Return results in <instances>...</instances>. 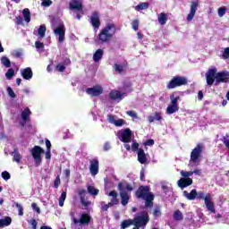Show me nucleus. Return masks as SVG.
<instances>
[{
	"label": "nucleus",
	"mask_w": 229,
	"mask_h": 229,
	"mask_svg": "<svg viewBox=\"0 0 229 229\" xmlns=\"http://www.w3.org/2000/svg\"><path fill=\"white\" fill-rule=\"evenodd\" d=\"M192 174H194V172L192 171H181V176H182V178H181L178 182H177V185L178 187H180L181 189H185V187H189V185H192V179H191V176H192Z\"/></svg>",
	"instance_id": "obj_6"
},
{
	"label": "nucleus",
	"mask_w": 229,
	"mask_h": 229,
	"mask_svg": "<svg viewBox=\"0 0 229 229\" xmlns=\"http://www.w3.org/2000/svg\"><path fill=\"white\" fill-rule=\"evenodd\" d=\"M154 217H160L162 216V211L160 209V207H156L153 211Z\"/></svg>",
	"instance_id": "obj_47"
},
{
	"label": "nucleus",
	"mask_w": 229,
	"mask_h": 229,
	"mask_svg": "<svg viewBox=\"0 0 229 229\" xmlns=\"http://www.w3.org/2000/svg\"><path fill=\"white\" fill-rule=\"evenodd\" d=\"M12 225V217L5 216L3 219H0V228H4V226H10Z\"/></svg>",
	"instance_id": "obj_30"
},
{
	"label": "nucleus",
	"mask_w": 229,
	"mask_h": 229,
	"mask_svg": "<svg viewBox=\"0 0 229 229\" xmlns=\"http://www.w3.org/2000/svg\"><path fill=\"white\" fill-rule=\"evenodd\" d=\"M54 187L55 189H58V187H60V175H57V177L55 178L54 182Z\"/></svg>",
	"instance_id": "obj_58"
},
{
	"label": "nucleus",
	"mask_w": 229,
	"mask_h": 229,
	"mask_svg": "<svg viewBox=\"0 0 229 229\" xmlns=\"http://www.w3.org/2000/svg\"><path fill=\"white\" fill-rule=\"evenodd\" d=\"M174 219L175 221H182L183 220V214L180 210H175L174 213Z\"/></svg>",
	"instance_id": "obj_40"
},
{
	"label": "nucleus",
	"mask_w": 229,
	"mask_h": 229,
	"mask_svg": "<svg viewBox=\"0 0 229 229\" xmlns=\"http://www.w3.org/2000/svg\"><path fill=\"white\" fill-rule=\"evenodd\" d=\"M88 192L91 196H98L99 194V190L96 189L94 186H88Z\"/></svg>",
	"instance_id": "obj_41"
},
{
	"label": "nucleus",
	"mask_w": 229,
	"mask_h": 229,
	"mask_svg": "<svg viewBox=\"0 0 229 229\" xmlns=\"http://www.w3.org/2000/svg\"><path fill=\"white\" fill-rule=\"evenodd\" d=\"M109 98L112 99V101H121V99H123V93L119 90H111Z\"/></svg>",
	"instance_id": "obj_24"
},
{
	"label": "nucleus",
	"mask_w": 229,
	"mask_h": 229,
	"mask_svg": "<svg viewBox=\"0 0 229 229\" xmlns=\"http://www.w3.org/2000/svg\"><path fill=\"white\" fill-rule=\"evenodd\" d=\"M47 30L46 25H40L38 29L34 30L33 35H36L38 38H44Z\"/></svg>",
	"instance_id": "obj_23"
},
{
	"label": "nucleus",
	"mask_w": 229,
	"mask_h": 229,
	"mask_svg": "<svg viewBox=\"0 0 229 229\" xmlns=\"http://www.w3.org/2000/svg\"><path fill=\"white\" fill-rule=\"evenodd\" d=\"M184 198H186V199H189L190 201H194V199H196L197 196V191L196 189H193L191 191V192L189 193L187 191H184L182 192Z\"/></svg>",
	"instance_id": "obj_26"
},
{
	"label": "nucleus",
	"mask_w": 229,
	"mask_h": 229,
	"mask_svg": "<svg viewBox=\"0 0 229 229\" xmlns=\"http://www.w3.org/2000/svg\"><path fill=\"white\" fill-rule=\"evenodd\" d=\"M86 93L89 96H92V97L101 96V94H103V88L100 85H97L93 88H88L86 89Z\"/></svg>",
	"instance_id": "obj_15"
},
{
	"label": "nucleus",
	"mask_w": 229,
	"mask_h": 229,
	"mask_svg": "<svg viewBox=\"0 0 229 229\" xmlns=\"http://www.w3.org/2000/svg\"><path fill=\"white\" fill-rule=\"evenodd\" d=\"M103 55H105V52L103 49H98L94 54H93V60L98 63L101 58H103Z\"/></svg>",
	"instance_id": "obj_31"
},
{
	"label": "nucleus",
	"mask_w": 229,
	"mask_h": 229,
	"mask_svg": "<svg viewBox=\"0 0 229 229\" xmlns=\"http://www.w3.org/2000/svg\"><path fill=\"white\" fill-rule=\"evenodd\" d=\"M148 123H155V121H162V114L155 113L154 115H150L148 117Z\"/></svg>",
	"instance_id": "obj_33"
},
{
	"label": "nucleus",
	"mask_w": 229,
	"mask_h": 229,
	"mask_svg": "<svg viewBox=\"0 0 229 229\" xmlns=\"http://www.w3.org/2000/svg\"><path fill=\"white\" fill-rule=\"evenodd\" d=\"M54 34L55 35L58 42H60V44H62V42H64V40H65V25L61 24L58 27H56L55 29H54Z\"/></svg>",
	"instance_id": "obj_12"
},
{
	"label": "nucleus",
	"mask_w": 229,
	"mask_h": 229,
	"mask_svg": "<svg viewBox=\"0 0 229 229\" xmlns=\"http://www.w3.org/2000/svg\"><path fill=\"white\" fill-rule=\"evenodd\" d=\"M132 26V30H134V31H137V30H139V20H134L131 23Z\"/></svg>",
	"instance_id": "obj_54"
},
{
	"label": "nucleus",
	"mask_w": 229,
	"mask_h": 229,
	"mask_svg": "<svg viewBox=\"0 0 229 229\" xmlns=\"http://www.w3.org/2000/svg\"><path fill=\"white\" fill-rule=\"evenodd\" d=\"M89 171L91 176H96L99 173V161L98 159H93L90 161Z\"/></svg>",
	"instance_id": "obj_20"
},
{
	"label": "nucleus",
	"mask_w": 229,
	"mask_h": 229,
	"mask_svg": "<svg viewBox=\"0 0 229 229\" xmlns=\"http://www.w3.org/2000/svg\"><path fill=\"white\" fill-rule=\"evenodd\" d=\"M196 198L197 199H204V203L208 212L216 214V208L214 206V202L212 201V195L210 193L205 194L203 191H197Z\"/></svg>",
	"instance_id": "obj_5"
},
{
	"label": "nucleus",
	"mask_w": 229,
	"mask_h": 229,
	"mask_svg": "<svg viewBox=\"0 0 229 229\" xmlns=\"http://www.w3.org/2000/svg\"><path fill=\"white\" fill-rule=\"evenodd\" d=\"M69 10L72 12H80L81 15H85L83 2L81 0H71L69 3Z\"/></svg>",
	"instance_id": "obj_10"
},
{
	"label": "nucleus",
	"mask_w": 229,
	"mask_h": 229,
	"mask_svg": "<svg viewBox=\"0 0 229 229\" xmlns=\"http://www.w3.org/2000/svg\"><path fill=\"white\" fill-rule=\"evenodd\" d=\"M124 69H126V66L123 64H114V70L118 74H123V72H124Z\"/></svg>",
	"instance_id": "obj_34"
},
{
	"label": "nucleus",
	"mask_w": 229,
	"mask_h": 229,
	"mask_svg": "<svg viewBox=\"0 0 229 229\" xmlns=\"http://www.w3.org/2000/svg\"><path fill=\"white\" fill-rule=\"evenodd\" d=\"M13 157V162H16V164H21V160H22V156L21 152H19V148H14V150L11 153Z\"/></svg>",
	"instance_id": "obj_25"
},
{
	"label": "nucleus",
	"mask_w": 229,
	"mask_h": 229,
	"mask_svg": "<svg viewBox=\"0 0 229 229\" xmlns=\"http://www.w3.org/2000/svg\"><path fill=\"white\" fill-rule=\"evenodd\" d=\"M148 8H149V4L148 3H140V4H138L135 7V10L139 11V10H148Z\"/></svg>",
	"instance_id": "obj_44"
},
{
	"label": "nucleus",
	"mask_w": 229,
	"mask_h": 229,
	"mask_svg": "<svg viewBox=\"0 0 229 229\" xmlns=\"http://www.w3.org/2000/svg\"><path fill=\"white\" fill-rule=\"evenodd\" d=\"M222 58L224 60H228L229 58V47H225L223 54H222Z\"/></svg>",
	"instance_id": "obj_50"
},
{
	"label": "nucleus",
	"mask_w": 229,
	"mask_h": 229,
	"mask_svg": "<svg viewBox=\"0 0 229 229\" xmlns=\"http://www.w3.org/2000/svg\"><path fill=\"white\" fill-rule=\"evenodd\" d=\"M187 85V78L182 76H174L167 84V89H173L176 87H182Z\"/></svg>",
	"instance_id": "obj_7"
},
{
	"label": "nucleus",
	"mask_w": 229,
	"mask_h": 229,
	"mask_svg": "<svg viewBox=\"0 0 229 229\" xmlns=\"http://www.w3.org/2000/svg\"><path fill=\"white\" fill-rule=\"evenodd\" d=\"M100 205H101V208H102V210H103V212H106V210H108V205L107 204H106L105 203V201H102L101 203H100Z\"/></svg>",
	"instance_id": "obj_60"
},
{
	"label": "nucleus",
	"mask_w": 229,
	"mask_h": 229,
	"mask_svg": "<svg viewBox=\"0 0 229 229\" xmlns=\"http://www.w3.org/2000/svg\"><path fill=\"white\" fill-rule=\"evenodd\" d=\"M118 189L120 191V197L122 199V205L126 207V204L130 201V194H131V191L133 188L128 183H119Z\"/></svg>",
	"instance_id": "obj_3"
},
{
	"label": "nucleus",
	"mask_w": 229,
	"mask_h": 229,
	"mask_svg": "<svg viewBox=\"0 0 229 229\" xmlns=\"http://www.w3.org/2000/svg\"><path fill=\"white\" fill-rule=\"evenodd\" d=\"M226 10H228L226 7H220L218 9V16L223 17L226 13Z\"/></svg>",
	"instance_id": "obj_53"
},
{
	"label": "nucleus",
	"mask_w": 229,
	"mask_h": 229,
	"mask_svg": "<svg viewBox=\"0 0 229 229\" xmlns=\"http://www.w3.org/2000/svg\"><path fill=\"white\" fill-rule=\"evenodd\" d=\"M139 143L133 142L131 145V151H139Z\"/></svg>",
	"instance_id": "obj_61"
},
{
	"label": "nucleus",
	"mask_w": 229,
	"mask_h": 229,
	"mask_svg": "<svg viewBox=\"0 0 229 229\" xmlns=\"http://www.w3.org/2000/svg\"><path fill=\"white\" fill-rule=\"evenodd\" d=\"M53 4V1L51 0H43L41 3V6H45V8H47L48 6H51Z\"/></svg>",
	"instance_id": "obj_51"
},
{
	"label": "nucleus",
	"mask_w": 229,
	"mask_h": 229,
	"mask_svg": "<svg viewBox=\"0 0 229 229\" xmlns=\"http://www.w3.org/2000/svg\"><path fill=\"white\" fill-rule=\"evenodd\" d=\"M229 81V72H220L216 75V83H227Z\"/></svg>",
	"instance_id": "obj_17"
},
{
	"label": "nucleus",
	"mask_w": 229,
	"mask_h": 229,
	"mask_svg": "<svg viewBox=\"0 0 229 229\" xmlns=\"http://www.w3.org/2000/svg\"><path fill=\"white\" fill-rule=\"evenodd\" d=\"M146 146H154L155 145V140H148L145 143Z\"/></svg>",
	"instance_id": "obj_63"
},
{
	"label": "nucleus",
	"mask_w": 229,
	"mask_h": 229,
	"mask_svg": "<svg viewBox=\"0 0 229 229\" xmlns=\"http://www.w3.org/2000/svg\"><path fill=\"white\" fill-rule=\"evenodd\" d=\"M2 178H4L5 181L10 180L11 178L10 173H8L7 171L3 172Z\"/></svg>",
	"instance_id": "obj_55"
},
{
	"label": "nucleus",
	"mask_w": 229,
	"mask_h": 229,
	"mask_svg": "<svg viewBox=\"0 0 229 229\" xmlns=\"http://www.w3.org/2000/svg\"><path fill=\"white\" fill-rule=\"evenodd\" d=\"M127 115H130V117H134L135 119H137V113H135V111H128Z\"/></svg>",
	"instance_id": "obj_62"
},
{
	"label": "nucleus",
	"mask_w": 229,
	"mask_h": 229,
	"mask_svg": "<svg viewBox=\"0 0 229 229\" xmlns=\"http://www.w3.org/2000/svg\"><path fill=\"white\" fill-rule=\"evenodd\" d=\"M90 223V216L89 214H82L80 219L81 225H89Z\"/></svg>",
	"instance_id": "obj_37"
},
{
	"label": "nucleus",
	"mask_w": 229,
	"mask_h": 229,
	"mask_svg": "<svg viewBox=\"0 0 229 229\" xmlns=\"http://www.w3.org/2000/svg\"><path fill=\"white\" fill-rule=\"evenodd\" d=\"M146 216H148V213L146 212H141L140 215H138L137 216L134 217V219H128V220H123L121 224V229H126V228H130V226H131V225H133L134 226H137V219L138 218H141L144 219L146 217Z\"/></svg>",
	"instance_id": "obj_9"
},
{
	"label": "nucleus",
	"mask_w": 229,
	"mask_h": 229,
	"mask_svg": "<svg viewBox=\"0 0 229 229\" xmlns=\"http://www.w3.org/2000/svg\"><path fill=\"white\" fill-rule=\"evenodd\" d=\"M14 74H15V70H13V68H10L5 72V77L7 80H11L12 78H13Z\"/></svg>",
	"instance_id": "obj_45"
},
{
	"label": "nucleus",
	"mask_w": 229,
	"mask_h": 229,
	"mask_svg": "<svg viewBox=\"0 0 229 229\" xmlns=\"http://www.w3.org/2000/svg\"><path fill=\"white\" fill-rule=\"evenodd\" d=\"M7 94L10 98H12L13 99L17 98V95H15V92L13 91V89H12V87L8 86L7 87Z\"/></svg>",
	"instance_id": "obj_48"
},
{
	"label": "nucleus",
	"mask_w": 229,
	"mask_h": 229,
	"mask_svg": "<svg viewBox=\"0 0 229 229\" xmlns=\"http://www.w3.org/2000/svg\"><path fill=\"white\" fill-rule=\"evenodd\" d=\"M81 202L82 203L83 207H90V205H92V202H90V200L85 199V197H81Z\"/></svg>",
	"instance_id": "obj_49"
},
{
	"label": "nucleus",
	"mask_w": 229,
	"mask_h": 229,
	"mask_svg": "<svg viewBox=\"0 0 229 229\" xmlns=\"http://www.w3.org/2000/svg\"><path fill=\"white\" fill-rule=\"evenodd\" d=\"M35 47L39 53L44 52V43L40 42L39 40L35 42Z\"/></svg>",
	"instance_id": "obj_43"
},
{
	"label": "nucleus",
	"mask_w": 229,
	"mask_h": 229,
	"mask_svg": "<svg viewBox=\"0 0 229 229\" xmlns=\"http://www.w3.org/2000/svg\"><path fill=\"white\" fill-rule=\"evenodd\" d=\"M15 207L19 210V216H24V208H22V206L19 203H15Z\"/></svg>",
	"instance_id": "obj_52"
},
{
	"label": "nucleus",
	"mask_w": 229,
	"mask_h": 229,
	"mask_svg": "<svg viewBox=\"0 0 229 229\" xmlns=\"http://www.w3.org/2000/svg\"><path fill=\"white\" fill-rule=\"evenodd\" d=\"M90 23L95 30H99L101 21H99V13L94 12L90 17Z\"/></svg>",
	"instance_id": "obj_18"
},
{
	"label": "nucleus",
	"mask_w": 229,
	"mask_h": 229,
	"mask_svg": "<svg viewBox=\"0 0 229 229\" xmlns=\"http://www.w3.org/2000/svg\"><path fill=\"white\" fill-rule=\"evenodd\" d=\"M115 31H117L115 24L107 23L106 26L100 30L98 36L99 42H109V40H112L114 35H115Z\"/></svg>",
	"instance_id": "obj_2"
},
{
	"label": "nucleus",
	"mask_w": 229,
	"mask_h": 229,
	"mask_svg": "<svg viewBox=\"0 0 229 229\" xmlns=\"http://www.w3.org/2000/svg\"><path fill=\"white\" fill-rule=\"evenodd\" d=\"M31 208L37 212V214H40V208L37 205V203H32Z\"/></svg>",
	"instance_id": "obj_59"
},
{
	"label": "nucleus",
	"mask_w": 229,
	"mask_h": 229,
	"mask_svg": "<svg viewBox=\"0 0 229 229\" xmlns=\"http://www.w3.org/2000/svg\"><path fill=\"white\" fill-rule=\"evenodd\" d=\"M1 64L4 67H6V68L12 67V63L10 62V59L6 55L2 56Z\"/></svg>",
	"instance_id": "obj_39"
},
{
	"label": "nucleus",
	"mask_w": 229,
	"mask_h": 229,
	"mask_svg": "<svg viewBox=\"0 0 229 229\" xmlns=\"http://www.w3.org/2000/svg\"><path fill=\"white\" fill-rule=\"evenodd\" d=\"M55 69L59 72H64L65 71V65L64 64H57Z\"/></svg>",
	"instance_id": "obj_56"
},
{
	"label": "nucleus",
	"mask_w": 229,
	"mask_h": 229,
	"mask_svg": "<svg viewBox=\"0 0 229 229\" xmlns=\"http://www.w3.org/2000/svg\"><path fill=\"white\" fill-rule=\"evenodd\" d=\"M107 121L111 124H114V126H118V127L123 126L124 124V120H123V119L115 120V116L113 114L107 115Z\"/></svg>",
	"instance_id": "obj_22"
},
{
	"label": "nucleus",
	"mask_w": 229,
	"mask_h": 229,
	"mask_svg": "<svg viewBox=\"0 0 229 229\" xmlns=\"http://www.w3.org/2000/svg\"><path fill=\"white\" fill-rule=\"evenodd\" d=\"M216 76H217V69L216 67H211L206 72V81L209 87L214 85V81H216Z\"/></svg>",
	"instance_id": "obj_11"
},
{
	"label": "nucleus",
	"mask_w": 229,
	"mask_h": 229,
	"mask_svg": "<svg viewBox=\"0 0 229 229\" xmlns=\"http://www.w3.org/2000/svg\"><path fill=\"white\" fill-rule=\"evenodd\" d=\"M136 197L139 199H144L146 207H153V199H155V195L149 192L148 186H140L136 191Z\"/></svg>",
	"instance_id": "obj_1"
},
{
	"label": "nucleus",
	"mask_w": 229,
	"mask_h": 229,
	"mask_svg": "<svg viewBox=\"0 0 229 229\" xmlns=\"http://www.w3.org/2000/svg\"><path fill=\"white\" fill-rule=\"evenodd\" d=\"M13 56H15V58H21V56H22V52L19 50H13Z\"/></svg>",
	"instance_id": "obj_57"
},
{
	"label": "nucleus",
	"mask_w": 229,
	"mask_h": 229,
	"mask_svg": "<svg viewBox=\"0 0 229 229\" xmlns=\"http://www.w3.org/2000/svg\"><path fill=\"white\" fill-rule=\"evenodd\" d=\"M204 147L202 144H198L191 153L189 166L191 167L192 164L199 165L201 162V153H203Z\"/></svg>",
	"instance_id": "obj_4"
},
{
	"label": "nucleus",
	"mask_w": 229,
	"mask_h": 229,
	"mask_svg": "<svg viewBox=\"0 0 229 229\" xmlns=\"http://www.w3.org/2000/svg\"><path fill=\"white\" fill-rule=\"evenodd\" d=\"M161 188L166 196H171L173 194V188L171 186L163 183Z\"/></svg>",
	"instance_id": "obj_36"
},
{
	"label": "nucleus",
	"mask_w": 229,
	"mask_h": 229,
	"mask_svg": "<svg viewBox=\"0 0 229 229\" xmlns=\"http://www.w3.org/2000/svg\"><path fill=\"white\" fill-rule=\"evenodd\" d=\"M21 77L23 78V80H31V78H33V71L31 70V68L27 67L24 69H21L20 71Z\"/></svg>",
	"instance_id": "obj_21"
},
{
	"label": "nucleus",
	"mask_w": 229,
	"mask_h": 229,
	"mask_svg": "<svg viewBox=\"0 0 229 229\" xmlns=\"http://www.w3.org/2000/svg\"><path fill=\"white\" fill-rule=\"evenodd\" d=\"M67 199V192H62L59 198V207H64V203H65V199Z\"/></svg>",
	"instance_id": "obj_42"
},
{
	"label": "nucleus",
	"mask_w": 229,
	"mask_h": 229,
	"mask_svg": "<svg viewBox=\"0 0 229 229\" xmlns=\"http://www.w3.org/2000/svg\"><path fill=\"white\" fill-rule=\"evenodd\" d=\"M222 142L225 146V148H227V149L229 150V135L228 134H225V136L222 138Z\"/></svg>",
	"instance_id": "obj_46"
},
{
	"label": "nucleus",
	"mask_w": 229,
	"mask_h": 229,
	"mask_svg": "<svg viewBox=\"0 0 229 229\" xmlns=\"http://www.w3.org/2000/svg\"><path fill=\"white\" fill-rule=\"evenodd\" d=\"M31 115V110L30 109V107H26L21 114V121L19 122L20 126H21V128H24V126H26V123H28V121H30V117Z\"/></svg>",
	"instance_id": "obj_13"
},
{
	"label": "nucleus",
	"mask_w": 229,
	"mask_h": 229,
	"mask_svg": "<svg viewBox=\"0 0 229 229\" xmlns=\"http://www.w3.org/2000/svg\"><path fill=\"white\" fill-rule=\"evenodd\" d=\"M178 110H180V106L171 104L167 106L165 114H167L168 115H172V114H176Z\"/></svg>",
	"instance_id": "obj_28"
},
{
	"label": "nucleus",
	"mask_w": 229,
	"mask_h": 229,
	"mask_svg": "<svg viewBox=\"0 0 229 229\" xmlns=\"http://www.w3.org/2000/svg\"><path fill=\"white\" fill-rule=\"evenodd\" d=\"M198 4H199L198 0L191 2L190 13L186 17V21L188 22H191L192 19H194V16L196 15V12H198Z\"/></svg>",
	"instance_id": "obj_14"
},
{
	"label": "nucleus",
	"mask_w": 229,
	"mask_h": 229,
	"mask_svg": "<svg viewBox=\"0 0 229 229\" xmlns=\"http://www.w3.org/2000/svg\"><path fill=\"white\" fill-rule=\"evenodd\" d=\"M120 140L122 142H131V131L130 129H125L121 132Z\"/></svg>",
	"instance_id": "obj_19"
},
{
	"label": "nucleus",
	"mask_w": 229,
	"mask_h": 229,
	"mask_svg": "<svg viewBox=\"0 0 229 229\" xmlns=\"http://www.w3.org/2000/svg\"><path fill=\"white\" fill-rule=\"evenodd\" d=\"M22 15H23L25 22L31 21V13L30 12V9H28V8L23 9Z\"/></svg>",
	"instance_id": "obj_35"
},
{
	"label": "nucleus",
	"mask_w": 229,
	"mask_h": 229,
	"mask_svg": "<svg viewBox=\"0 0 229 229\" xmlns=\"http://www.w3.org/2000/svg\"><path fill=\"white\" fill-rule=\"evenodd\" d=\"M138 161L140 162V164H146V162H148L146 152H144V149L142 148H140L138 150Z\"/></svg>",
	"instance_id": "obj_27"
},
{
	"label": "nucleus",
	"mask_w": 229,
	"mask_h": 229,
	"mask_svg": "<svg viewBox=\"0 0 229 229\" xmlns=\"http://www.w3.org/2000/svg\"><path fill=\"white\" fill-rule=\"evenodd\" d=\"M167 13H161L158 14L157 21L161 26H164L167 22Z\"/></svg>",
	"instance_id": "obj_32"
},
{
	"label": "nucleus",
	"mask_w": 229,
	"mask_h": 229,
	"mask_svg": "<svg viewBox=\"0 0 229 229\" xmlns=\"http://www.w3.org/2000/svg\"><path fill=\"white\" fill-rule=\"evenodd\" d=\"M30 225H31L33 229H37V220L35 219L30 220Z\"/></svg>",
	"instance_id": "obj_64"
},
{
	"label": "nucleus",
	"mask_w": 229,
	"mask_h": 229,
	"mask_svg": "<svg viewBox=\"0 0 229 229\" xmlns=\"http://www.w3.org/2000/svg\"><path fill=\"white\" fill-rule=\"evenodd\" d=\"M136 226H134L132 229H144L146 228V225L149 223V216L145 215V217L142 218H136Z\"/></svg>",
	"instance_id": "obj_16"
},
{
	"label": "nucleus",
	"mask_w": 229,
	"mask_h": 229,
	"mask_svg": "<svg viewBox=\"0 0 229 229\" xmlns=\"http://www.w3.org/2000/svg\"><path fill=\"white\" fill-rule=\"evenodd\" d=\"M170 101H171V105L178 106V101H180V96H178L176 93L172 94L170 96Z\"/></svg>",
	"instance_id": "obj_38"
},
{
	"label": "nucleus",
	"mask_w": 229,
	"mask_h": 229,
	"mask_svg": "<svg viewBox=\"0 0 229 229\" xmlns=\"http://www.w3.org/2000/svg\"><path fill=\"white\" fill-rule=\"evenodd\" d=\"M106 194L109 197H111V203L117 205L119 203V199H117V191H112L109 193L106 191Z\"/></svg>",
	"instance_id": "obj_29"
},
{
	"label": "nucleus",
	"mask_w": 229,
	"mask_h": 229,
	"mask_svg": "<svg viewBox=\"0 0 229 229\" xmlns=\"http://www.w3.org/2000/svg\"><path fill=\"white\" fill-rule=\"evenodd\" d=\"M30 153L33 157L36 167H38L42 164V153H44L43 148L40 146H35L31 150Z\"/></svg>",
	"instance_id": "obj_8"
}]
</instances>
